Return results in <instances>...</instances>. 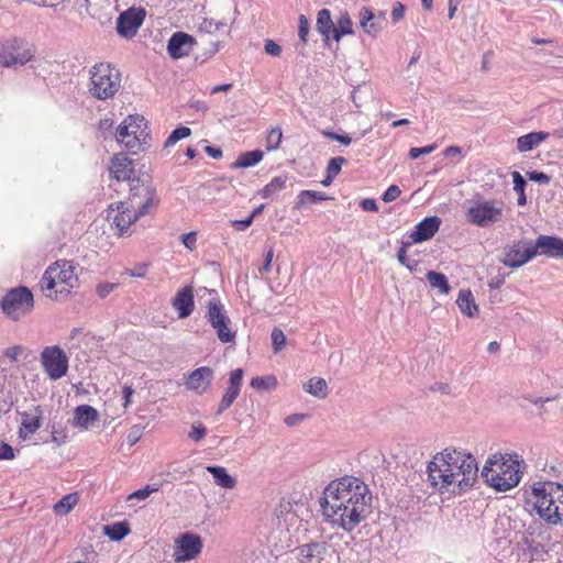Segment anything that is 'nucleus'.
I'll return each instance as SVG.
<instances>
[{
	"instance_id": "f257e3e1",
	"label": "nucleus",
	"mask_w": 563,
	"mask_h": 563,
	"mask_svg": "<svg viewBox=\"0 0 563 563\" xmlns=\"http://www.w3.org/2000/svg\"><path fill=\"white\" fill-rule=\"evenodd\" d=\"M368 486L357 477L344 476L328 484L320 500L322 515L333 526L352 531L371 512Z\"/></svg>"
},
{
	"instance_id": "f03ea898",
	"label": "nucleus",
	"mask_w": 563,
	"mask_h": 563,
	"mask_svg": "<svg viewBox=\"0 0 563 563\" xmlns=\"http://www.w3.org/2000/svg\"><path fill=\"white\" fill-rule=\"evenodd\" d=\"M428 482L439 493L462 495L472 489L478 478L474 455L456 448H445L427 465Z\"/></svg>"
},
{
	"instance_id": "7ed1b4c3",
	"label": "nucleus",
	"mask_w": 563,
	"mask_h": 563,
	"mask_svg": "<svg viewBox=\"0 0 563 563\" xmlns=\"http://www.w3.org/2000/svg\"><path fill=\"white\" fill-rule=\"evenodd\" d=\"M519 465L517 454L495 453L486 460L481 475L497 492H507L521 479Z\"/></svg>"
},
{
	"instance_id": "20e7f679",
	"label": "nucleus",
	"mask_w": 563,
	"mask_h": 563,
	"mask_svg": "<svg viewBox=\"0 0 563 563\" xmlns=\"http://www.w3.org/2000/svg\"><path fill=\"white\" fill-rule=\"evenodd\" d=\"M533 509L548 525L563 523V485L555 482H536L531 485Z\"/></svg>"
},
{
	"instance_id": "39448f33",
	"label": "nucleus",
	"mask_w": 563,
	"mask_h": 563,
	"mask_svg": "<svg viewBox=\"0 0 563 563\" xmlns=\"http://www.w3.org/2000/svg\"><path fill=\"white\" fill-rule=\"evenodd\" d=\"M77 285L78 277L75 266L69 261L53 263L46 268L40 280L41 289L49 291L46 296L56 300L66 298Z\"/></svg>"
},
{
	"instance_id": "423d86ee",
	"label": "nucleus",
	"mask_w": 563,
	"mask_h": 563,
	"mask_svg": "<svg viewBox=\"0 0 563 563\" xmlns=\"http://www.w3.org/2000/svg\"><path fill=\"white\" fill-rule=\"evenodd\" d=\"M89 74L88 90L98 100L112 98L121 87V74L110 64L98 63L90 68Z\"/></svg>"
},
{
	"instance_id": "0eeeda50",
	"label": "nucleus",
	"mask_w": 563,
	"mask_h": 563,
	"mask_svg": "<svg viewBox=\"0 0 563 563\" xmlns=\"http://www.w3.org/2000/svg\"><path fill=\"white\" fill-rule=\"evenodd\" d=\"M122 202L144 217L158 206L159 198L148 178H136L132 179L129 197Z\"/></svg>"
},
{
	"instance_id": "6e6552de",
	"label": "nucleus",
	"mask_w": 563,
	"mask_h": 563,
	"mask_svg": "<svg viewBox=\"0 0 563 563\" xmlns=\"http://www.w3.org/2000/svg\"><path fill=\"white\" fill-rule=\"evenodd\" d=\"M33 308V294L25 286L10 289L1 300L3 313L14 321L30 313Z\"/></svg>"
},
{
	"instance_id": "1a4fd4ad",
	"label": "nucleus",
	"mask_w": 563,
	"mask_h": 563,
	"mask_svg": "<svg viewBox=\"0 0 563 563\" xmlns=\"http://www.w3.org/2000/svg\"><path fill=\"white\" fill-rule=\"evenodd\" d=\"M206 318L211 328L216 331L220 342H234L236 331L232 328V321L228 317L223 305L218 299L209 300Z\"/></svg>"
},
{
	"instance_id": "9d476101",
	"label": "nucleus",
	"mask_w": 563,
	"mask_h": 563,
	"mask_svg": "<svg viewBox=\"0 0 563 563\" xmlns=\"http://www.w3.org/2000/svg\"><path fill=\"white\" fill-rule=\"evenodd\" d=\"M33 53L23 40L12 37L0 43V65L4 67L23 66L30 62Z\"/></svg>"
},
{
	"instance_id": "9b49d317",
	"label": "nucleus",
	"mask_w": 563,
	"mask_h": 563,
	"mask_svg": "<svg viewBox=\"0 0 563 563\" xmlns=\"http://www.w3.org/2000/svg\"><path fill=\"white\" fill-rule=\"evenodd\" d=\"M40 361L44 372L52 380L60 379L67 374L69 361L58 345L44 347Z\"/></svg>"
},
{
	"instance_id": "f8f14e48",
	"label": "nucleus",
	"mask_w": 563,
	"mask_h": 563,
	"mask_svg": "<svg viewBox=\"0 0 563 563\" xmlns=\"http://www.w3.org/2000/svg\"><path fill=\"white\" fill-rule=\"evenodd\" d=\"M501 214V203L495 200L477 201L467 211L470 222L482 228L499 221Z\"/></svg>"
},
{
	"instance_id": "ddd939ff",
	"label": "nucleus",
	"mask_w": 563,
	"mask_h": 563,
	"mask_svg": "<svg viewBox=\"0 0 563 563\" xmlns=\"http://www.w3.org/2000/svg\"><path fill=\"white\" fill-rule=\"evenodd\" d=\"M201 550V538L198 534L186 532L176 540L173 558L177 563L191 561Z\"/></svg>"
},
{
	"instance_id": "4468645a",
	"label": "nucleus",
	"mask_w": 563,
	"mask_h": 563,
	"mask_svg": "<svg viewBox=\"0 0 563 563\" xmlns=\"http://www.w3.org/2000/svg\"><path fill=\"white\" fill-rule=\"evenodd\" d=\"M534 257V247L530 241L521 240L505 249L503 264L510 268H518Z\"/></svg>"
},
{
	"instance_id": "2eb2a0df",
	"label": "nucleus",
	"mask_w": 563,
	"mask_h": 563,
	"mask_svg": "<svg viewBox=\"0 0 563 563\" xmlns=\"http://www.w3.org/2000/svg\"><path fill=\"white\" fill-rule=\"evenodd\" d=\"M214 372L209 366H201L190 372L185 377V386L197 395H203L211 386Z\"/></svg>"
},
{
	"instance_id": "dca6fc26",
	"label": "nucleus",
	"mask_w": 563,
	"mask_h": 563,
	"mask_svg": "<svg viewBox=\"0 0 563 563\" xmlns=\"http://www.w3.org/2000/svg\"><path fill=\"white\" fill-rule=\"evenodd\" d=\"M115 210L117 213L112 218L110 214L108 217L112 220L119 235L129 233L131 225L143 217L121 201L117 203Z\"/></svg>"
},
{
	"instance_id": "f3484780",
	"label": "nucleus",
	"mask_w": 563,
	"mask_h": 563,
	"mask_svg": "<svg viewBox=\"0 0 563 563\" xmlns=\"http://www.w3.org/2000/svg\"><path fill=\"white\" fill-rule=\"evenodd\" d=\"M534 257L544 255L551 258H563V239L553 235H540L533 244Z\"/></svg>"
},
{
	"instance_id": "a211bd4d",
	"label": "nucleus",
	"mask_w": 563,
	"mask_h": 563,
	"mask_svg": "<svg viewBox=\"0 0 563 563\" xmlns=\"http://www.w3.org/2000/svg\"><path fill=\"white\" fill-rule=\"evenodd\" d=\"M143 13L142 11H136L133 9H129L121 13L117 21V31L123 37H132L136 34L137 29L143 23Z\"/></svg>"
},
{
	"instance_id": "6ab92c4d",
	"label": "nucleus",
	"mask_w": 563,
	"mask_h": 563,
	"mask_svg": "<svg viewBox=\"0 0 563 563\" xmlns=\"http://www.w3.org/2000/svg\"><path fill=\"white\" fill-rule=\"evenodd\" d=\"M195 44L194 36L185 32H176L168 40L167 52L172 58L178 59L189 55Z\"/></svg>"
},
{
	"instance_id": "aec40b11",
	"label": "nucleus",
	"mask_w": 563,
	"mask_h": 563,
	"mask_svg": "<svg viewBox=\"0 0 563 563\" xmlns=\"http://www.w3.org/2000/svg\"><path fill=\"white\" fill-rule=\"evenodd\" d=\"M243 374L244 373L242 368L233 369L230 373L229 386L227 387L222 396V399L219 404V408L217 411L218 413H222L223 411L229 409L238 398L242 387Z\"/></svg>"
},
{
	"instance_id": "412c9836",
	"label": "nucleus",
	"mask_w": 563,
	"mask_h": 563,
	"mask_svg": "<svg viewBox=\"0 0 563 563\" xmlns=\"http://www.w3.org/2000/svg\"><path fill=\"white\" fill-rule=\"evenodd\" d=\"M441 219L437 216L427 217L420 221L410 234L412 243H421L430 240L439 231Z\"/></svg>"
},
{
	"instance_id": "4be33fe9",
	"label": "nucleus",
	"mask_w": 563,
	"mask_h": 563,
	"mask_svg": "<svg viewBox=\"0 0 563 563\" xmlns=\"http://www.w3.org/2000/svg\"><path fill=\"white\" fill-rule=\"evenodd\" d=\"M136 135L143 136L146 140L148 136L146 132V123L143 117L130 115L117 130V140H124L126 136Z\"/></svg>"
},
{
	"instance_id": "5701e85b",
	"label": "nucleus",
	"mask_w": 563,
	"mask_h": 563,
	"mask_svg": "<svg viewBox=\"0 0 563 563\" xmlns=\"http://www.w3.org/2000/svg\"><path fill=\"white\" fill-rule=\"evenodd\" d=\"M173 308L177 311L179 319L189 317L195 309L194 291L191 286H185L172 301Z\"/></svg>"
},
{
	"instance_id": "b1692460",
	"label": "nucleus",
	"mask_w": 563,
	"mask_h": 563,
	"mask_svg": "<svg viewBox=\"0 0 563 563\" xmlns=\"http://www.w3.org/2000/svg\"><path fill=\"white\" fill-rule=\"evenodd\" d=\"M110 176L119 181L121 180H131L134 175V165L133 161L126 157L125 155H115L111 159V165L109 167Z\"/></svg>"
},
{
	"instance_id": "393cba45",
	"label": "nucleus",
	"mask_w": 563,
	"mask_h": 563,
	"mask_svg": "<svg viewBox=\"0 0 563 563\" xmlns=\"http://www.w3.org/2000/svg\"><path fill=\"white\" fill-rule=\"evenodd\" d=\"M298 550L303 563H321L327 552V547L321 542H312L301 545Z\"/></svg>"
},
{
	"instance_id": "a878e982",
	"label": "nucleus",
	"mask_w": 563,
	"mask_h": 563,
	"mask_svg": "<svg viewBox=\"0 0 563 563\" xmlns=\"http://www.w3.org/2000/svg\"><path fill=\"white\" fill-rule=\"evenodd\" d=\"M97 420L98 411L93 407L89 405H81L75 409L74 427L87 430Z\"/></svg>"
},
{
	"instance_id": "bb28decb",
	"label": "nucleus",
	"mask_w": 563,
	"mask_h": 563,
	"mask_svg": "<svg viewBox=\"0 0 563 563\" xmlns=\"http://www.w3.org/2000/svg\"><path fill=\"white\" fill-rule=\"evenodd\" d=\"M360 25L363 31L372 37H376L383 30V25L378 19H376L374 12L366 7L360 12Z\"/></svg>"
},
{
	"instance_id": "cd10ccee",
	"label": "nucleus",
	"mask_w": 563,
	"mask_h": 563,
	"mask_svg": "<svg viewBox=\"0 0 563 563\" xmlns=\"http://www.w3.org/2000/svg\"><path fill=\"white\" fill-rule=\"evenodd\" d=\"M207 471L212 475L216 485L225 489H233L236 487V479L228 473L225 467L210 465L207 466Z\"/></svg>"
},
{
	"instance_id": "c85d7f7f",
	"label": "nucleus",
	"mask_w": 563,
	"mask_h": 563,
	"mask_svg": "<svg viewBox=\"0 0 563 563\" xmlns=\"http://www.w3.org/2000/svg\"><path fill=\"white\" fill-rule=\"evenodd\" d=\"M317 31L323 36L324 41L328 42L331 37L333 38L334 23L331 18V12L328 9H321L317 15Z\"/></svg>"
},
{
	"instance_id": "c756f323",
	"label": "nucleus",
	"mask_w": 563,
	"mask_h": 563,
	"mask_svg": "<svg viewBox=\"0 0 563 563\" xmlns=\"http://www.w3.org/2000/svg\"><path fill=\"white\" fill-rule=\"evenodd\" d=\"M548 132H531L517 139L519 152H528L537 147L541 142L549 137Z\"/></svg>"
},
{
	"instance_id": "7c9ffc66",
	"label": "nucleus",
	"mask_w": 563,
	"mask_h": 563,
	"mask_svg": "<svg viewBox=\"0 0 563 563\" xmlns=\"http://www.w3.org/2000/svg\"><path fill=\"white\" fill-rule=\"evenodd\" d=\"M461 312L467 317H474L478 312V307L474 301L470 290H461L456 300Z\"/></svg>"
},
{
	"instance_id": "2f4dec72",
	"label": "nucleus",
	"mask_w": 563,
	"mask_h": 563,
	"mask_svg": "<svg viewBox=\"0 0 563 563\" xmlns=\"http://www.w3.org/2000/svg\"><path fill=\"white\" fill-rule=\"evenodd\" d=\"M303 389L306 393L319 398L323 399L328 396V385L327 382L321 377L310 378L305 385Z\"/></svg>"
},
{
	"instance_id": "473e14b6",
	"label": "nucleus",
	"mask_w": 563,
	"mask_h": 563,
	"mask_svg": "<svg viewBox=\"0 0 563 563\" xmlns=\"http://www.w3.org/2000/svg\"><path fill=\"white\" fill-rule=\"evenodd\" d=\"M426 278L429 282L430 287L433 289H438L440 294L448 295L450 292L451 287L444 274L434 271H429L426 275Z\"/></svg>"
},
{
	"instance_id": "72a5a7b5",
	"label": "nucleus",
	"mask_w": 563,
	"mask_h": 563,
	"mask_svg": "<svg viewBox=\"0 0 563 563\" xmlns=\"http://www.w3.org/2000/svg\"><path fill=\"white\" fill-rule=\"evenodd\" d=\"M199 31L207 34H229L227 21H214L213 19L205 18L199 24Z\"/></svg>"
},
{
	"instance_id": "f704fd0d",
	"label": "nucleus",
	"mask_w": 563,
	"mask_h": 563,
	"mask_svg": "<svg viewBox=\"0 0 563 563\" xmlns=\"http://www.w3.org/2000/svg\"><path fill=\"white\" fill-rule=\"evenodd\" d=\"M38 411V409H35ZM41 428V413L36 415L23 412L21 413V430L20 433L25 431L26 434H33Z\"/></svg>"
},
{
	"instance_id": "c9c22d12",
	"label": "nucleus",
	"mask_w": 563,
	"mask_h": 563,
	"mask_svg": "<svg viewBox=\"0 0 563 563\" xmlns=\"http://www.w3.org/2000/svg\"><path fill=\"white\" fill-rule=\"evenodd\" d=\"M263 159V152L260 150H254L251 152H245L240 154L238 159L233 163L234 168H246L251 166H255Z\"/></svg>"
},
{
	"instance_id": "e433bc0d",
	"label": "nucleus",
	"mask_w": 563,
	"mask_h": 563,
	"mask_svg": "<svg viewBox=\"0 0 563 563\" xmlns=\"http://www.w3.org/2000/svg\"><path fill=\"white\" fill-rule=\"evenodd\" d=\"M287 176L274 177L262 190L261 196L264 199L274 198L279 191L286 188Z\"/></svg>"
},
{
	"instance_id": "4c0bfd02",
	"label": "nucleus",
	"mask_w": 563,
	"mask_h": 563,
	"mask_svg": "<svg viewBox=\"0 0 563 563\" xmlns=\"http://www.w3.org/2000/svg\"><path fill=\"white\" fill-rule=\"evenodd\" d=\"M353 34V22L347 12H344L338 19L334 25L333 40L339 42L343 35Z\"/></svg>"
},
{
	"instance_id": "58836bf2",
	"label": "nucleus",
	"mask_w": 563,
	"mask_h": 563,
	"mask_svg": "<svg viewBox=\"0 0 563 563\" xmlns=\"http://www.w3.org/2000/svg\"><path fill=\"white\" fill-rule=\"evenodd\" d=\"M78 503V495L76 493L64 496L54 505V510L58 515L68 514Z\"/></svg>"
},
{
	"instance_id": "ea45409f",
	"label": "nucleus",
	"mask_w": 563,
	"mask_h": 563,
	"mask_svg": "<svg viewBox=\"0 0 563 563\" xmlns=\"http://www.w3.org/2000/svg\"><path fill=\"white\" fill-rule=\"evenodd\" d=\"M130 532V528L125 522H117L111 526L104 527V533L114 541H120L126 537Z\"/></svg>"
},
{
	"instance_id": "a19ab883",
	"label": "nucleus",
	"mask_w": 563,
	"mask_h": 563,
	"mask_svg": "<svg viewBox=\"0 0 563 563\" xmlns=\"http://www.w3.org/2000/svg\"><path fill=\"white\" fill-rule=\"evenodd\" d=\"M328 197L325 194L321 191H314V190H302L297 196V203L298 205H309L314 201H321L325 200Z\"/></svg>"
},
{
	"instance_id": "79ce46f5",
	"label": "nucleus",
	"mask_w": 563,
	"mask_h": 563,
	"mask_svg": "<svg viewBox=\"0 0 563 563\" xmlns=\"http://www.w3.org/2000/svg\"><path fill=\"white\" fill-rule=\"evenodd\" d=\"M191 134V130L187 126H179L175 129L169 136L166 139L164 146L169 147L175 145L178 141L188 137Z\"/></svg>"
},
{
	"instance_id": "37998d69",
	"label": "nucleus",
	"mask_w": 563,
	"mask_h": 563,
	"mask_svg": "<svg viewBox=\"0 0 563 563\" xmlns=\"http://www.w3.org/2000/svg\"><path fill=\"white\" fill-rule=\"evenodd\" d=\"M283 133L280 128H273L269 130L266 137V148L268 151L277 150L282 143Z\"/></svg>"
},
{
	"instance_id": "c03bdc74",
	"label": "nucleus",
	"mask_w": 563,
	"mask_h": 563,
	"mask_svg": "<svg viewBox=\"0 0 563 563\" xmlns=\"http://www.w3.org/2000/svg\"><path fill=\"white\" fill-rule=\"evenodd\" d=\"M271 338L273 350L275 353H278L286 345V335L279 328H274Z\"/></svg>"
},
{
	"instance_id": "a18cd8bd",
	"label": "nucleus",
	"mask_w": 563,
	"mask_h": 563,
	"mask_svg": "<svg viewBox=\"0 0 563 563\" xmlns=\"http://www.w3.org/2000/svg\"><path fill=\"white\" fill-rule=\"evenodd\" d=\"M276 385V378L274 376L252 378L251 386L256 389L271 388Z\"/></svg>"
},
{
	"instance_id": "49530a36",
	"label": "nucleus",
	"mask_w": 563,
	"mask_h": 563,
	"mask_svg": "<svg viewBox=\"0 0 563 563\" xmlns=\"http://www.w3.org/2000/svg\"><path fill=\"white\" fill-rule=\"evenodd\" d=\"M345 162L346 159L341 156L331 158L327 166V174L330 177H335L341 172V167Z\"/></svg>"
},
{
	"instance_id": "de8ad7c7",
	"label": "nucleus",
	"mask_w": 563,
	"mask_h": 563,
	"mask_svg": "<svg viewBox=\"0 0 563 563\" xmlns=\"http://www.w3.org/2000/svg\"><path fill=\"white\" fill-rule=\"evenodd\" d=\"M118 141L122 143L128 150L134 153L140 148L141 144L145 142V140H143V136L136 135L126 136V139Z\"/></svg>"
},
{
	"instance_id": "09e8293b",
	"label": "nucleus",
	"mask_w": 563,
	"mask_h": 563,
	"mask_svg": "<svg viewBox=\"0 0 563 563\" xmlns=\"http://www.w3.org/2000/svg\"><path fill=\"white\" fill-rule=\"evenodd\" d=\"M206 433V427L201 422H195L191 427V431L189 432V438L195 442H199Z\"/></svg>"
},
{
	"instance_id": "8fccbe9b",
	"label": "nucleus",
	"mask_w": 563,
	"mask_h": 563,
	"mask_svg": "<svg viewBox=\"0 0 563 563\" xmlns=\"http://www.w3.org/2000/svg\"><path fill=\"white\" fill-rule=\"evenodd\" d=\"M435 148H437L435 144L427 145V146H423V147H411L409 150L408 156L411 159H417L421 155H427V154L432 153Z\"/></svg>"
},
{
	"instance_id": "3c124183",
	"label": "nucleus",
	"mask_w": 563,
	"mask_h": 563,
	"mask_svg": "<svg viewBox=\"0 0 563 563\" xmlns=\"http://www.w3.org/2000/svg\"><path fill=\"white\" fill-rule=\"evenodd\" d=\"M148 264L147 263H139L133 268L126 269L125 274L131 277H145L147 273Z\"/></svg>"
},
{
	"instance_id": "603ef678",
	"label": "nucleus",
	"mask_w": 563,
	"mask_h": 563,
	"mask_svg": "<svg viewBox=\"0 0 563 563\" xmlns=\"http://www.w3.org/2000/svg\"><path fill=\"white\" fill-rule=\"evenodd\" d=\"M411 243L412 242H404L397 253V260L399 263L410 271H412V267H410V261L407 258V249L411 245Z\"/></svg>"
},
{
	"instance_id": "864d4df0",
	"label": "nucleus",
	"mask_w": 563,
	"mask_h": 563,
	"mask_svg": "<svg viewBox=\"0 0 563 563\" xmlns=\"http://www.w3.org/2000/svg\"><path fill=\"white\" fill-rule=\"evenodd\" d=\"M308 33H309V21L306 18V15L301 14L299 16L298 35L303 43L307 42Z\"/></svg>"
},
{
	"instance_id": "5fc2aeb1",
	"label": "nucleus",
	"mask_w": 563,
	"mask_h": 563,
	"mask_svg": "<svg viewBox=\"0 0 563 563\" xmlns=\"http://www.w3.org/2000/svg\"><path fill=\"white\" fill-rule=\"evenodd\" d=\"M401 195V190L397 185H391L387 188V190L383 194L382 199L385 202H393Z\"/></svg>"
},
{
	"instance_id": "6e6d98bb",
	"label": "nucleus",
	"mask_w": 563,
	"mask_h": 563,
	"mask_svg": "<svg viewBox=\"0 0 563 563\" xmlns=\"http://www.w3.org/2000/svg\"><path fill=\"white\" fill-rule=\"evenodd\" d=\"M156 490H157V487L152 488L150 486H146L142 489L135 490L132 494H130L128 496V500L146 499L153 492H156Z\"/></svg>"
},
{
	"instance_id": "4d7b16f0",
	"label": "nucleus",
	"mask_w": 563,
	"mask_h": 563,
	"mask_svg": "<svg viewBox=\"0 0 563 563\" xmlns=\"http://www.w3.org/2000/svg\"><path fill=\"white\" fill-rule=\"evenodd\" d=\"M181 242L186 249L194 251L197 247V233L189 232V233L183 234Z\"/></svg>"
},
{
	"instance_id": "13d9d810",
	"label": "nucleus",
	"mask_w": 563,
	"mask_h": 563,
	"mask_svg": "<svg viewBox=\"0 0 563 563\" xmlns=\"http://www.w3.org/2000/svg\"><path fill=\"white\" fill-rule=\"evenodd\" d=\"M527 176H528L529 180L536 181L539 184H544V185H548L551 180L549 175H547L542 172H537V170L527 173Z\"/></svg>"
},
{
	"instance_id": "bf43d9fd",
	"label": "nucleus",
	"mask_w": 563,
	"mask_h": 563,
	"mask_svg": "<svg viewBox=\"0 0 563 563\" xmlns=\"http://www.w3.org/2000/svg\"><path fill=\"white\" fill-rule=\"evenodd\" d=\"M264 49L271 56H279L282 53V47L273 40L265 41Z\"/></svg>"
},
{
	"instance_id": "052dcab7",
	"label": "nucleus",
	"mask_w": 563,
	"mask_h": 563,
	"mask_svg": "<svg viewBox=\"0 0 563 563\" xmlns=\"http://www.w3.org/2000/svg\"><path fill=\"white\" fill-rule=\"evenodd\" d=\"M512 183H514V190L517 194L525 191L527 183H526L525 178L520 175L519 172L512 173Z\"/></svg>"
},
{
	"instance_id": "680f3d73",
	"label": "nucleus",
	"mask_w": 563,
	"mask_h": 563,
	"mask_svg": "<svg viewBox=\"0 0 563 563\" xmlns=\"http://www.w3.org/2000/svg\"><path fill=\"white\" fill-rule=\"evenodd\" d=\"M323 135L331 140L338 141V142L342 143L343 145H350L352 142L351 136L347 134H338L334 132H323Z\"/></svg>"
},
{
	"instance_id": "e2e57ef3",
	"label": "nucleus",
	"mask_w": 563,
	"mask_h": 563,
	"mask_svg": "<svg viewBox=\"0 0 563 563\" xmlns=\"http://www.w3.org/2000/svg\"><path fill=\"white\" fill-rule=\"evenodd\" d=\"M14 459V451L11 445L0 441V460Z\"/></svg>"
},
{
	"instance_id": "0e129e2a",
	"label": "nucleus",
	"mask_w": 563,
	"mask_h": 563,
	"mask_svg": "<svg viewBox=\"0 0 563 563\" xmlns=\"http://www.w3.org/2000/svg\"><path fill=\"white\" fill-rule=\"evenodd\" d=\"M253 221L254 220L252 219V217L249 216L244 220H232L231 225L238 231H245L249 227L252 225Z\"/></svg>"
},
{
	"instance_id": "69168bd1",
	"label": "nucleus",
	"mask_w": 563,
	"mask_h": 563,
	"mask_svg": "<svg viewBox=\"0 0 563 563\" xmlns=\"http://www.w3.org/2000/svg\"><path fill=\"white\" fill-rule=\"evenodd\" d=\"M115 287H117V285H115V284H111V283L100 284V285L97 287V292H98V295H99L101 298H104V297H107L109 294H111Z\"/></svg>"
},
{
	"instance_id": "338daca9",
	"label": "nucleus",
	"mask_w": 563,
	"mask_h": 563,
	"mask_svg": "<svg viewBox=\"0 0 563 563\" xmlns=\"http://www.w3.org/2000/svg\"><path fill=\"white\" fill-rule=\"evenodd\" d=\"M360 205L364 211L376 212L378 210V206H377L375 199H371V198L363 199Z\"/></svg>"
},
{
	"instance_id": "774afa93",
	"label": "nucleus",
	"mask_w": 563,
	"mask_h": 563,
	"mask_svg": "<svg viewBox=\"0 0 563 563\" xmlns=\"http://www.w3.org/2000/svg\"><path fill=\"white\" fill-rule=\"evenodd\" d=\"M141 435H142L141 429L137 427H134L129 432V434L126 437V441L130 445H134L140 440Z\"/></svg>"
}]
</instances>
